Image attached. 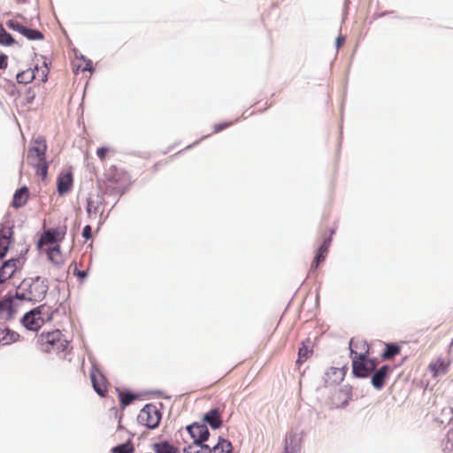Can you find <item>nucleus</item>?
Wrapping results in <instances>:
<instances>
[{
  "label": "nucleus",
  "instance_id": "nucleus-1",
  "mask_svg": "<svg viewBox=\"0 0 453 453\" xmlns=\"http://www.w3.org/2000/svg\"><path fill=\"white\" fill-rule=\"evenodd\" d=\"M36 146L29 149L27 160L30 165L36 168V173L45 179L48 174L49 163L45 159L47 145L42 137L35 140Z\"/></svg>",
  "mask_w": 453,
  "mask_h": 453
},
{
  "label": "nucleus",
  "instance_id": "nucleus-2",
  "mask_svg": "<svg viewBox=\"0 0 453 453\" xmlns=\"http://www.w3.org/2000/svg\"><path fill=\"white\" fill-rule=\"evenodd\" d=\"M21 289L27 290L28 302L38 303L42 301L49 290V284L46 279L40 276L27 278L21 281Z\"/></svg>",
  "mask_w": 453,
  "mask_h": 453
},
{
  "label": "nucleus",
  "instance_id": "nucleus-3",
  "mask_svg": "<svg viewBox=\"0 0 453 453\" xmlns=\"http://www.w3.org/2000/svg\"><path fill=\"white\" fill-rule=\"evenodd\" d=\"M353 339L349 341L350 357L352 358V374L355 378L365 379L372 374L367 361L366 354L357 353L352 349Z\"/></svg>",
  "mask_w": 453,
  "mask_h": 453
},
{
  "label": "nucleus",
  "instance_id": "nucleus-4",
  "mask_svg": "<svg viewBox=\"0 0 453 453\" xmlns=\"http://www.w3.org/2000/svg\"><path fill=\"white\" fill-rule=\"evenodd\" d=\"M162 414L160 411L153 404H146L138 415V421L150 429H155L158 426Z\"/></svg>",
  "mask_w": 453,
  "mask_h": 453
},
{
  "label": "nucleus",
  "instance_id": "nucleus-5",
  "mask_svg": "<svg viewBox=\"0 0 453 453\" xmlns=\"http://www.w3.org/2000/svg\"><path fill=\"white\" fill-rule=\"evenodd\" d=\"M45 305L38 306L27 311L22 317L21 323L27 330L37 331L42 326L44 320L40 315Z\"/></svg>",
  "mask_w": 453,
  "mask_h": 453
},
{
  "label": "nucleus",
  "instance_id": "nucleus-6",
  "mask_svg": "<svg viewBox=\"0 0 453 453\" xmlns=\"http://www.w3.org/2000/svg\"><path fill=\"white\" fill-rule=\"evenodd\" d=\"M62 336L60 330H54L51 332H42L38 339V342L42 345V349L45 352H50L55 349L57 344Z\"/></svg>",
  "mask_w": 453,
  "mask_h": 453
},
{
  "label": "nucleus",
  "instance_id": "nucleus-7",
  "mask_svg": "<svg viewBox=\"0 0 453 453\" xmlns=\"http://www.w3.org/2000/svg\"><path fill=\"white\" fill-rule=\"evenodd\" d=\"M391 372L392 368L388 365H384L374 370L370 375L372 387L377 390L382 389Z\"/></svg>",
  "mask_w": 453,
  "mask_h": 453
},
{
  "label": "nucleus",
  "instance_id": "nucleus-8",
  "mask_svg": "<svg viewBox=\"0 0 453 453\" xmlns=\"http://www.w3.org/2000/svg\"><path fill=\"white\" fill-rule=\"evenodd\" d=\"M12 227L4 226L0 224V260H2L9 250L10 244L13 242Z\"/></svg>",
  "mask_w": 453,
  "mask_h": 453
},
{
  "label": "nucleus",
  "instance_id": "nucleus-9",
  "mask_svg": "<svg viewBox=\"0 0 453 453\" xmlns=\"http://www.w3.org/2000/svg\"><path fill=\"white\" fill-rule=\"evenodd\" d=\"M201 422L206 426H210L213 430L220 428L223 423L220 411L218 408L211 409L203 414Z\"/></svg>",
  "mask_w": 453,
  "mask_h": 453
},
{
  "label": "nucleus",
  "instance_id": "nucleus-10",
  "mask_svg": "<svg viewBox=\"0 0 453 453\" xmlns=\"http://www.w3.org/2000/svg\"><path fill=\"white\" fill-rule=\"evenodd\" d=\"M15 312L13 296L8 295L0 300V315L4 319H12Z\"/></svg>",
  "mask_w": 453,
  "mask_h": 453
},
{
  "label": "nucleus",
  "instance_id": "nucleus-11",
  "mask_svg": "<svg viewBox=\"0 0 453 453\" xmlns=\"http://www.w3.org/2000/svg\"><path fill=\"white\" fill-rule=\"evenodd\" d=\"M19 263V258H12L3 263L0 267V283H4L12 277Z\"/></svg>",
  "mask_w": 453,
  "mask_h": 453
},
{
  "label": "nucleus",
  "instance_id": "nucleus-12",
  "mask_svg": "<svg viewBox=\"0 0 453 453\" xmlns=\"http://www.w3.org/2000/svg\"><path fill=\"white\" fill-rule=\"evenodd\" d=\"M73 178L71 172L60 174L57 180V190L59 196L67 194L73 187Z\"/></svg>",
  "mask_w": 453,
  "mask_h": 453
},
{
  "label": "nucleus",
  "instance_id": "nucleus-13",
  "mask_svg": "<svg viewBox=\"0 0 453 453\" xmlns=\"http://www.w3.org/2000/svg\"><path fill=\"white\" fill-rule=\"evenodd\" d=\"M209 437L210 431L208 426L202 422H197L196 428L194 429V436H191L193 439V444L195 446L202 445L208 441Z\"/></svg>",
  "mask_w": 453,
  "mask_h": 453
},
{
  "label": "nucleus",
  "instance_id": "nucleus-14",
  "mask_svg": "<svg viewBox=\"0 0 453 453\" xmlns=\"http://www.w3.org/2000/svg\"><path fill=\"white\" fill-rule=\"evenodd\" d=\"M90 380L93 388L100 395L104 396L106 394L105 379L99 371H92L90 372Z\"/></svg>",
  "mask_w": 453,
  "mask_h": 453
},
{
  "label": "nucleus",
  "instance_id": "nucleus-15",
  "mask_svg": "<svg viewBox=\"0 0 453 453\" xmlns=\"http://www.w3.org/2000/svg\"><path fill=\"white\" fill-rule=\"evenodd\" d=\"M346 367L342 368H335L331 367L326 373H325V382L329 384H338L341 381H342L344 376H345V371Z\"/></svg>",
  "mask_w": 453,
  "mask_h": 453
},
{
  "label": "nucleus",
  "instance_id": "nucleus-16",
  "mask_svg": "<svg viewBox=\"0 0 453 453\" xmlns=\"http://www.w3.org/2000/svg\"><path fill=\"white\" fill-rule=\"evenodd\" d=\"M28 193V188L26 186L17 189L13 195L12 206L17 209L22 207L27 201Z\"/></svg>",
  "mask_w": 453,
  "mask_h": 453
},
{
  "label": "nucleus",
  "instance_id": "nucleus-17",
  "mask_svg": "<svg viewBox=\"0 0 453 453\" xmlns=\"http://www.w3.org/2000/svg\"><path fill=\"white\" fill-rule=\"evenodd\" d=\"M103 203V197L99 195L96 198L89 196L87 198V213L88 217L91 218L93 214L98 211L100 204Z\"/></svg>",
  "mask_w": 453,
  "mask_h": 453
},
{
  "label": "nucleus",
  "instance_id": "nucleus-18",
  "mask_svg": "<svg viewBox=\"0 0 453 453\" xmlns=\"http://www.w3.org/2000/svg\"><path fill=\"white\" fill-rule=\"evenodd\" d=\"M447 364L443 359L438 358L435 362H432L429 365V369L434 372V376L436 377L438 375H444L448 372Z\"/></svg>",
  "mask_w": 453,
  "mask_h": 453
},
{
  "label": "nucleus",
  "instance_id": "nucleus-19",
  "mask_svg": "<svg viewBox=\"0 0 453 453\" xmlns=\"http://www.w3.org/2000/svg\"><path fill=\"white\" fill-rule=\"evenodd\" d=\"M2 334L3 335L0 338V342L4 345L11 344L19 339V334L17 332L12 331L6 326L2 329Z\"/></svg>",
  "mask_w": 453,
  "mask_h": 453
},
{
  "label": "nucleus",
  "instance_id": "nucleus-20",
  "mask_svg": "<svg viewBox=\"0 0 453 453\" xmlns=\"http://www.w3.org/2000/svg\"><path fill=\"white\" fill-rule=\"evenodd\" d=\"M211 449L213 453H232L233 445L228 440L219 437L218 443Z\"/></svg>",
  "mask_w": 453,
  "mask_h": 453
},
{
  "label": "nucleus",
  "instance_id": "nucleus-21",
  "mask_svg": "<svg viewBox=\"0 0 453 453\" xmlns=\"http://www.w3.org/2000/svg\"><path fill=\"white\" fill-rule=\"evenodd\" d=\"M20 34L24 37H26L27 39L31 40V41L44 39V35L40 30L31 28V27H26V26H24Z\"/></svg>",
  "mask_w": 453,
  "mask_h": 453
},
{
  "label": "nucleus",
  "instance_id": "nucleus-22",
  "mask_svg": "<svg viewBox=\"0 0 453 453\" xmlns=\"http://www.w3.org/2000/svg\"><path fill=\"white\" fill-rule=\"evenodd\" d=\"M153 448L155 453H179L177 448L165 441L155 443Z\"/></svg>",
  "mask_w": 453,
  "mask_h": 453
},
{
  "label": "nucleus",
  "instance_id": "nucleus-23",
  "mask_svg": "<svg viewBox=\"0 0 453 453\" xmlns=\"http://www.w3.org/2000/svg\"><path fill=\"white\" fill-rule=\"evenodd\" d=\"M401 351L400 346L395 343H388L386 344V348L381 354V357L384 360L391 359L398 355Z\"/></svg>",
  "mask_w": 453,
  "mask_h": 453
},
{
  "label": "nucleus",
  "instance_id": "nucleus-24",
  "mask_svg": "<svg viewBox=\"0 0 453 453\" xmlns=\"http://www.w3.org/2000/svg\"><path fill=\"white\" fill-rule=\"evenodd\" d=\"M16 43L12 35L5 30L3 24L0 23V45L12 46Z\"/></svg>",
  "mask_w": 453,
  "mask_h": 453
},
{
  "label": "nucleus",
  "instance_id": "nucleus-25",
  "mask_svg": "<svg viewBox=\"0 0 453 453\" xmlns=\"http://www.w3.org/2000/svg\"><path fill=\"white\" fill-rule=\"evenodd\" d=\"M119 398L121 407L126 408L136 398V396L129 390H126L119 392Z\"/></svg>",
  "mask_w": 453,
  "mask_h": 453
},
{
  "label": "nucleus",
  "instance_id": "nucleus-26",
  "mask_svg": "<svg viewBox=\"0 0 453 453\" xmlns=\"http://www.w3.org/2000/svg\"><path fill=\"white\" fill-rule=\"evenodd\" d=\"M134 448L132 444L131 439H128L126 442L112 448L113 453H134Z\"/></svg>",
  "mask_w": 453,
  "mask_h": 453
},
{
  "label": "nucleus",
  "instance_id": "nucleus-27",
  "mask_svg": "<svg viewBox=\"0 0 453 453\" xmlns=\"http://www.w3.org/2000/svg\"><path fill=\"white\" fill-rule=\"evenodd\" d=\"M63 235L64 233H61L58 229H49L45 233L46 241L51 244H56Z\"/></svg>",
  "mask_w": 453,
  "mask_h": 453
},
{
  "label": "nucleus",
  "instance_id": "nucleus-28",
  "mask_svg": "<svg viewBox=\"0 0 453 453\" xmlns=\"http://www.w3.org/2000/svg\"><path fill=\"white\" fill-rule=\"evenodd\" d=\"M34 71L21 72L17 74V81L19 83H29L35 79Z\"/></svg>",
  "mask_w": 453,
  "mask_h": 453
},
{
  "label": "nucleus",
  "instance_id": "nucleus-29",
  "mask_svg": "<svg viewBox=\"0 0 453 453\" xmlns=\"http://www.w3.org/2000/svg\"><path fill=\"white\" fill-rule=\"evenodd\" d=\"M311 351L310 350L309 347L306 346L304 343H303L302 347L299 348L298 351V359L297 363L303 362L304 359H306L309 357V354Z\"/></svg>",
  "mask_w": 453,
  "mask_h": 453
},
{
  "label": "nucleus",
  "instance_id": "nucleus-30",
  "mask_svg": "<svg viewBox=\"0 0 453 453\" xmlns=\"http://www.w3.org/2000/svg\"><path fill=\"white\" fill-rule=\"evenodd\" d=\"M60 253V247L58 245L54 246L53 248L49 249L48 250V257L50 261H52L55 264H59L60 260L56 258V255H58Z\"/></svg>",
  "mask_w": 453,
  "mask_h": 453
},
{
  "label": "nucleus",
  "instance_id": "nucleus-31",
  "mask_svg": "<svg viewBox=\"0 0 453 453\" xmlns=\"http://www.w3.org/2000/svg\"><path fill=\"white\" fill-rule=\"evenodd\" d=\"M14 299H19L21 301H28V294L27 290L21 289V283L17 287L15 296H13Z\"/></svg>",
  "mask_w": 453,
  "mask_h": 453
},
{
  "label": "nucleus",
  "instance_id": "nucleus-32",
  "mask_svg": "<svg viewBox=\"0 0 453 453\" xmlns=\"http://www.w3.org/2000/svg\"><path fill=\"white\" fill-rule=\"evenodd\" d=\"M6 26L8 28L12 29V30H14V31H17L19 32V34L21 33L24 26L22 24H20L19 22L14 20V19H9L6 21Z\"/></svg>",
  "mask_w": 453,
  "mask_h": 453
},
{
  "label": "nucleus",
  "instance_id": "nucleus-33",
  "mask_svg": "<svg viewBox=\"0 0 453 453\" xmlns=\"http://www.w3.org/2000/svg\"><path fill=\"white\" fill-rule=\"evenodd\" d=\"M294 441V436L290 435L285 441V448L283 453H296V450L294 446H292Z\"/></svg>",
  "mask_w": 453,
  "mask_h": 453
},
{
  "label": "nucleus",
  "instance_id": "nucleus-34",
  "mask_svg": "<svg viewBox=\"0 0 453 453\" xmlns=\"http://www.w3.org/2000/svg\"><path fill=\"white\" fill-rule=\"evenodd\" d=\"M363 354H366L365 361H367V364H368L370 369L372 370V372H373L374 370H377V366L379 365V361L377 360V358L368 357V354H369L368 349Z\"/></svg>",
  "mask_w": 453,
  "mask_h": 453
},
{
  "label": "nucleus",
  "instance_id": "nucleus-35",
  "mask_svg": "<svg viewBox=\"0 0 453 453\" xmlns=\"http://www.w3.org/2000/svg\"><path fill=\"white\" fill-rule=\"evenodd\" d=\"M325 257L326 255L318 252L314 257L313 262L311 263V269H317L319 265L325 260Z\"/></svg>",
  "mask_w": 453,
  "mask_h": 453
},
{
  "label": "nucleus",
  "instance_id": "nucleus-36",
  "mask_svg": "<svg viewBox=\"0 0 453 453\" xmlns=\"http://www.w3.org/2000/svg\"><path fill=\"white\" fill-rule=\"evenodd\" d=\"M330 242L331 237L325 239L323 244L319 247L318 252L326 255L330 245Z\"/></svg>",
  "mask_w": 453,
  "mask_h": 453
},
{
  "label": "nucleus",
  "instance_id": "nucleus-37",
  "mask_svg": "<svg viewBox=\"0 0 453 453\" xmlns=\"http://www.w3.org/2000/svg\"><path fill=\"white\" fill-rule=\"evenodd\" d=\"M81 235L86 240H89L92 238V230L89 225L84 226Z\"/></svg>",
  "mask_w": 453,
  "mask_h": 453
},
{
  "label": "nucleus",
  "instance_id": "nucleus-38",
  "mask_svg": "<svg viewBox=\"0 0 453 453\" xmlns=\"http://www.w3.org/2000/svg\"><path fill=\"white\" fill-rule=\"evenodd\" d=\"M67 346H68V342L65 340L63 341L60 339L58 342V344H57L54 350H56L57 352H61V351L65 350Z\"/></svg>",
  "mask_w": 453,
  "mask_h": 453
},
{
  "label": "nucleus",
  "instance_id": "nucleus-39",
  "mask_svg": "<svg viewBox=\"0 0 453 453\" xmlns=\"http://www.w3.org/2000/svg\"><path fill=\"white\" fill-rule=\"evenodd\" d=\"M8 65V57L4 53H0V69H6Z\"/></svg>",
  "mask_w": 453,
  "mask_h": 453
},
{
  "label": "nucleus",
  "instance_id": "nucleus-40",
  "mask_svg": "<svg viewBox=\"0 0 453 453\" xmlns=\"http://www.w3.org/2000/svg\"><path fill=\"white\" fill-rule=\"evenodd\" d=\"M198 447H200V449L196 450L195 453H212L211 448L205 443L198 445Z\"/></svg>",
  "mask_w": 453,
  "mask_h": 453
},
{
  "label": "nucleus",
  "instance_id": "nucleus-41",
  "mask_svg": "<svg viewBox=\"0 0 453 453\" xmlns=\"http://www.w3.org/2000/svg\"><path fill=\"white\" fill-rule=\"evenodd\" d=\"M108 149L105 147H101L97 149L96 155L100 159H104L106 157Z\"/></svg>",
  "mask_w": 453,
  "mask_h": 453
},
{
  "label": "nucleus",
  "instance_id": "nucleus-42",
  "mask_svg": "<svg viewBox=\"0 0 453 453\" xmlns=\"http://www.w3.org/2000/svg\"><path fill=\"white\" fill-rule=\"evenodd\" d=\"M231 123H220V124H218V125H215L214 127V132H220L222 131L223 129H225L226 127H227Z\"/></svg>",
  "mask_w": 453,
  "mask_h": 453
},
{
  "label": "nucleus",
  "instance_id": "nucleus-43",
  "mask_svg": "<svg viewBox=\"0 0 453 453\" xmlns=\"http://www.w3.org/2000/svg\"><path fill=\"white\" fill-rule=\"evenodd\" d=\"M196 424H197V422H193L192 424L188 425L186 426V430L189 434L190 437L194 436V429L196 428Z\"/></svg>",
  "mask_w": 453,
  "mask_h": 453
},
{
  "label": "nucleus",
  "instance_id": "nucleus-44",
  "mask_svg": "<svg viewBox=\"0 0 453 453\" xmlns=\"http://www.w3.org/2000/svg\"><path fill=\"white\" fill-rule=\"evenodd\" d=\"M345 41V38L342 36V35H340L339 37H337L336 41H335V46L336 48H340L343 42Z\"/></svg>",
  "mask_w": 453,
  "mask_h": 453
},
{
  "label": "nucleus",
  "instance_id": "nucleus-45",
  "mask_svg": "<svg viewBox=\"0 0 453 453\" xmlns=\"http://www.w3.org/2000/svg\"><path fill=\"white\" fill-rule=\"evenodd\" d=\"M196 447V446H195V445H189V446L184 448L183 451H184V453H195L196 450L194 449Z\"/></svg>",
  "mask_w": 453,
  "mask_h": 453
},
{
  "label": "nucleus",
  "instance_id": "nucleus-46",
  "mask_svg": "<svg viewBox=\"0 0 453 453\" xmlns=\"http://www.w3.org/2000/svg\"><path fill=\"white\" fill-rule=\"evenodd\" d=\"M77 277L80 280H84L88 276V273L86 271H79V273H76Z\"/></svg>",
  "mask_w": 453,
  "mask_h": 453
},
{
  "label": "nucleus",
  "instance_id": "nucleus-47",
  "mask_svg": "<svg viewBox=\"0 0 453 453\" xmlns=\"http://www.w3.org/2000/svg\"><path fill=\"white\" fill-rule=\"evenodd\" d=\"M92 69V62L89 60L87 64V66L84 68V71H91Z\"/></svg>",
  "mask_w": 453,
  "mask_h": 453
},
{
  "label": "nucleus",
  "instance_id": "nucleus-48",
  "mask_svg": "<svg viewBox=\"0 0 453 453\" xmlns=\"http://www.w3.org/2000/svg\"><path fill=\"white\" fill-rule=\"evenodd\" d=\"M48 72H49V70H48V69L46 70V72H45V71H42V75H43V77H42V81L43 82H45V81H47Z\"/></svg>",
  "mask_w": 453,
  "mask_h": 453
},
{
  "label": "nucleus",
  "instance_id": "nucleus-49",
  "mask_svg": "<svg viewBox=\"0 0 453 453\" xmlns=\"http://www.w3.org/2000/svg\"><path fill=\"white\" fill-rule=\"evenodd\" d=\"M2 327L0 328V338L2 337L3 334H2Z\"/></svg>",
  "mask_w": 453,
  "mask_h": 453
},
{
  "label": "nucleus",
  "instance_id": "nucleus-50",
  "mask_svg": "<svg viewBox=\"0 0 453 453\" xmlns=\"http://www.w3.org/2000/svg\"><path fill=\"white\" fill-rule=\"evenodd\" d=\"M74 273H79V270L75 269Z\"/></svg>",
  "mask_w": 453,
  "mask_h": 453
}]
</instances>
